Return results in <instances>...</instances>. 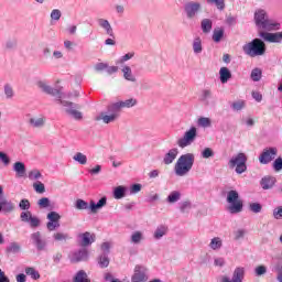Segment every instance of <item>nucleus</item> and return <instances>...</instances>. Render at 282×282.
Masks as SVG:
<instances>
[{
	"instance_id": "nucleus-12",
	"label": "nucleus",
	"mask_w": 282,
	"mask_h": 282,
	"mask_svg": "<svg viewBox=\"0 0 282 282\" xmlns=\"http://www.w3.org/2000/svg\"><path fill=\"white\" fill-rule=\"evenodd\" d=\"M243 279H246V268L237 267L234 270L231 280L228 275H223L220 276V282H243Z\"/></svg>"
},
{
	"instance_id": "nucleus-34",
	"label": "nucleus",
	"mask_w": 282,
	"mask_h": 282,
	"mask_svg": "<svg viewBox=\"0 0 282 282\" xmlns=\"http://www.w3.org/2000/svg\"><path fill=\"white\" fill-rule=\"evenodd\" d=\"M127 195V187L119 185L113 189L115 199H122Z\"/></svg>"
},
{
	"instance_id": "nucleus-1",
	"label": "nucleus",
	"mask_w": 282,
	"mask_h": 282,
	"mask_svg": "<svg viewBox=\"0 0 282 282\" xmlns=\"http://www.w3.org/2000/svg\"><path fill=\"white\" fill-rule=\"evenodd\" d=\"M36 87H39V89H41V91H43L44 94L53 96L55 100L59 102V105H63L68 116H72V118H74L75 120H83V112L76 110L78 109V105L67 100H63V93H61V90L53 88L45 80L36 82Z\"/></svg>"
},
{
	"instance_id": "nucleus-62",
	"label": "nucleus",
	"mask_w": 282,
	"mask_h": 282,
	"mask_svg": "<svg viewBox=\"0 0 282 282\" xmlns=\"http://www.w3.org/2000/svg\"><path fill=\"white\" fill-rule=\"evenodd\" d=\"M192 207L193 205L191 203L184 202V203H181L180 210L181 213H188V210H191Z\"/></svg>"
},
{
	"instance_id": "nucleus-33",
	"label": "nucleus",
	"mask_w": 282,
	"mask_h": 282,
	"mask_svg": "<svg viewBox=\"0 0 282 282\" xmlns=\"http://www.w3.org/2000/svg\"><path fill=\"white\" fill-rule=\"evenodd\" d=\"M29 124L31 127H34L35 129H41L42 127H45V118L43 117H34L29 120Z\"/></svg>"
},
{
	"instance_id": "nucleus-55",
	"label": "nucleus",
	"mask_w": 282,
	"mask_h": 282,
	"mask_svg": "<svg viewBox=\"0 0 282 282\" xmlns=\"http://www.w3.org/2000/svg\"><path fill=\"white\" fill-rule=\"evenodd\" d=\"M251 79L253 83H259V80H261V70L259 68H253L251 70Z\"/></svg>"
},
{
	"instance_id": "nucleus-63",
	"label": "nucleus",
	"mask_w": 282,
	"mask_h": 282,
	"mask_svg": "<svg viewBox=\"0 0 282 282\" xmlns=\"http://www.w3.org/2000/svg\"><path fill=\"white\" fill-rule=\"evenodd\" d=\"M273 169L276 172L282 171V158H278V159L274 160Z\"/></svg>"
},
{
	"instance_id": "nucleus-19",
	"label": "nucleus",
	"mask_w": 282,
	"mask_h": 282,
	"mask_svg": "<svg viewBox=\"0 0 282 282\" xmlns=\"http://www.w3.org/2000/svg\"><path fill=\"white\" fill-rule=\"evenodd\" d=\"M135 105H138V99L135 98L112 102V106L117 108L119 113L122 111V109H131V107H135Z\"/></svg>"
},
{
	"instance_id": "nucleus-53",
	"label": "nucleus",
	"mask_w": 282,
	"mask_h": 282,
	"mask_svg": "<svg viewBox=\"0 0 282 282\" xmlns=\"http://www.w3.org/2000/svg\"><path fill=\"white\" fill-rule=\"evenodd\" d=\"M133 56H135V53H127L117 61V65H122L123 63H127V61H131Z\"/></svg>"
},
{
	"instance_id": "nucleus-13",
	"label": "nucleus",
	"mask_w": 282,
	"mask_h": 282,
	"mask_svg": "<svg viewBox=\"0 0 282 282\" xmlns=\"http://www.w3.org/2000/svg\"><path fill=\"white\" fill-rule=\"evenodd\" d=\"M3 195V187L0 185V213H4L6 215L10 213H14L17 206L12 200L6 198Z\"/></svg>"
},
{
	"instance_id": "nucleus-51",
	"label": "nucleus",
	"mask_w": 282,
	"mask_h": 282,
	"mask_svg": "<svg viewBox=\"0 0 282 282\" xmlns=\"http://www.w3.org/2000/svg\"><path fill=\"white\" fill-rule=\"evenodd\" d=\"M54 241H67L69 239V235L63 232H55L53 235Z\"/></svg>"
},
{
	"instance_id": "nucleus-60",
	"label": "nucleus",
	"mask_w": 282,
	"mask_h": 282,
	"mask_svg": "<svg viewBox=\"0 0 282 282\" xmlns=\"http://www.w3.org/2000/svg\"><path fill=\"white\" fill-rule=\"evenodd\" d=\"M254 272H256V276H263V274L268 272V268H265V265H259L254 269Z\"/></svg>"
},
{
	"instance_id": "nucleus-15",
	"label": "nucleus",
	"mask_w": 282,
	"mask_h": 282,
	"mask_svg": "<svg viewBox=\"0 0 282 282\" xmlns=\"http://www.w3.org/2000/svg\"><path fill=\"white\" fill-rule=\"evenodd\" d=\"M279 150L276 148H267L259 156L260 164H270L276 158Z\"/></svg>"
},
{
	"instance_id": "nucleus-31",
	"label": "nucleus",
	"mask_w": 282,
	"mask_h": 282,
	"mask_svg": "<svg viewBox=\"0 0 282 282\" xmlns=\"http://www.w3.org/2000/svg\"><path fill=\"white\" fill-rule=\"evenodd\" d=\"M180 199H182V192L180 191H172L166 197L167 204H177Z\"/></svg>"
},
{
	"instance_id": "nucleus-46",
	"label": "nucleus",
	"mask_w": 282,
	"mask_h": 282,
	"mask_svg": "<svg viewBox=\"0 0 282 282\" xmlns=\"http://www.w3.org/2000/svg\"><path fill=\"white\" fill-rule=\"evenodd\" d=\"M4 96L8 100L14 98V89L9 85H4Z\"/></svg>"
},
{
	"instance_id": "nucleus-2",
	"label": "nucleus",
	"mask_w": 282,
	"mask_h": 282,
	"mask_svg": "<svg viewBox=\"0 0 282 282\" xmlns=\"http://www.w3.org/2000/svg\"><path fill=\"white\" fill-rule=\"evenodd\" d=\"M254 23L259 32H272L273 30L281 29V23L270 19L263 9H259L254 12Z\"/></svg>"
},
{
	"instance_id": "nucleus-10",
	"label": "nucleus",
	"mask_w": 282,
	"mask_h": 282,
	"mask_svg": "<svg viewBox=\"0 0 282 282\" xmlns=\"http://www.w3.org/2000/svg\"><path fill=\"white\" fill-rule=\"evenodd\" d=\"M184 10L187 19H195L202 12V2L189 1L185 3Z\"/></svg>"
},
{
	"instance_id": "nucleus-24",
	"label": "nucleus",
	"mask_w": 282,
	"mask_h": 282,
	"mask_svg": "<svg viewBox=\"0 0 282 282\" xmlns=\"http://www.w3.org/2000/svg\"><path fill=\"white\" fill-rule=\"evenodd\" d=\"M274 184H276V177L274 176H264L260 181V186L263 191H270V188L274 187Z\"/></svg>"
},
{
	"instance_id": "nucleus-54",
	"label": "nucleus",
	"mask_w": 282,
	"mask_h": 282,
	"mask_svg": "<svg viewBox=\"0 0 282 282\" xmlns=\"http://www.w3.org/2000/svg\"><path fill=\"white\" fill-rule=\"evenodd\" d=\"M274 271L276 272V281L282 282V261L276 262L274 265Z\"/></svg>"
},
{
	"instance_id": "nucleus-9",
	"label": "nucleus",
	"mask_w": 282,
	"mask_h": 282,
	"mask_svg": "<svg viewBox=\"0 0 282 282\" xmlns=\"http://www.w3.org/2000/svg\"><path fill=\"white\" fill-rule=\"evenodd\" d=\"M195 140H197V128L191 127L184 132L183 137L176 141V144L180 149H186V147H191Z\"/></svg>"
},
{
	"instance_id": "nucleus-49",
	"label": "nucleus",
	"mask_w": 282,
	"mask_h": 282,
	"mask_svg": "<svg viewBox=\"0 0 282 282\" xmlns=\"http://www.w3.org/2000/svg\"><path fill=\"white\" fill-rule=\"evenodd\" d=\"M41 177H43V174H41V171L39 170H32L31 172H29V180H31L32 182H34L35 180H41Z\"/></svg>"
},
{
	"instance_id": "nucleus-17",
	"label": "nucleus",
	"mask_w": 282,
	"mask_h": 282,
	"mask_svg": "<svg viewBox=\"0 0 282 282\" xmlns=\"http://www.w3.org/2000/svg\"><path fill=\"white\" fill-rule=\"evenodd\" d=\"M258 36L263 39L267 43H282V31L278 33H268L260 31L258 32Z\"/></svg>"
},
{
	"instance_id": "nucleus-30",
	"label": "nucleus",
	"mask_w": 282,
	"mask_h": 282,
	"mask_svg": "<svg viewBox=\"0 0 282 282\" xmlns=\"http://www.w3.org/2000/svg\"><path fill=\"white\" fill-rule=\"evenodd\" d=\"M192 47H193L194 54H196V55L202 54V52H204V46L202 44V37H199V36L194 37V40L192 42Z\"/></svg>"
},
{
	"instance_id": "nucleus-61",
	"label": "nucleus",
	"mask_w": 282,
	"mask_h": 282,
	"mask_svg": "<svg viewBox=\"0 0 282 282\" xmlns=\"http://www.w3.org/2000/svg\"><path fill=\"white\" fill-rule=\"evenodd\" d=\"M37 205L40 206V208H48V206H50V198L42 197L41 199H39Z\"/></svg>"
},
{
	"instance_id": "nucleus-57",
	"label": "nucleus",
	"mask_w": 282,
	"mask_h": 282,
	"mask_svg": "<svg viewBox=\"0 0 282 282\" xmlns=\"http://www.w3.org/2000/svg\"><path fill=\"white\" fill-rule=\"evenodd\" d=\"M61 17H63V13L58 9H54L51 12V19L52 21H61Z\"/></svg>"
},
{
	"instance_id": "nucleus-64",
	"label": "nucleus",
	"mask_w": 282,
	"mask_h": 282,
	"mask_svg": "<svg viewBox=\"0 0 282 282\" xmlns=\"http://www.w3.org/2000/svg\"><path fill=\"white\" fill-rule=\"evenodd\" d=\"M273 217L275 219H282V206H278L273 209Z\"/></svg>"
},
{
	"instance_id": "nucleus-38",
	"label": "nucleus",
	"mask_w": 282,
	"mask_h": 282,
	"mask_svg": "<svg viewBox=\"0 0 282 282\" xmlns=\"http://www.w3.org/2000/svg\"><path fill=\"white\" fill-rule=\"evenodd\" d=\"M224 246V242L221 241V238L215 237L209 242V248L212 250H220V248Z\"/></svg>"
},
{
	"instance_id": "nucleus-21",
	"label": "nucleus",
	"mask_w": 282,
	"mask_h": 282,
	"mask_svg": "<svg viewBox=\"0 0 282 282\" xmlns=\"http://www.w3.org/2000/svg\"><path fill=\"white\" fill-rule=\"evenodd\" d=\"M89 253L87 252V249H80L72 253L70 261L72 263H78L80 261H87Z\"/></svg>"
},
{
	"instance_id": "nucleus-26",
	"label": "nucleus",
	"mask_w": 282,
	"mask_h": 282,
	"mask_svg": "<svg viewBox=\"0 0 282 282\" xmlns=\"http://www.w3.org/2000/svg\"><path fill=\"white\" fill-rule=\"evenodd\" d=\"M142 241H144V232L143 231L135 230L131 234L130 243H132V246H140V243H142Z\"/></svg>"
},
{
	"instance_id": "nucleus-5",
	"label": "nucleus",
	"mask_w": 282,
	"mask_h": 282,
	"mask_svg": "<svg viewBox=\"0 0 282 282\" xmlns=\"http://www.w3.org/2000/svg\"><path fill=\"white\" fill-rule=\"evenodd\" d=\"M226 210L229 215H239V213H243V202L239 199L238 191L231 189L227 193Z\"/></svg>"
},
{
	"instance_id": "nucleus-48",
	"label": "nucleus",
	"mask_w": 282,
	"mask_h": 282,
	"mask_svg": "<svg viewBox=\"0 0 282 282\" xmlns=\"http://www.w3.org/2000/svg\"><path fill=\"white\" fill-rule=\"evenodd\" d=\"M74 282H89L87 279V273H85V271L77 272Z\"/></svg>"
},
{
	"instance_id": "nucleus-23",
	"label": "nucleus",
	"mask_w": 282,
	"mask_h": 282,
	"mask_svg": "<svg viewBox=\"0 0 282 282\" xmlns=\"http://www.w3.org/2000/svg\"><path fill=\"white\" fill-rule=\"evenodd\" d=\"M147 281V272L143 267L137 265L134 268V274L132 275V282Z\"/></svg>"
},
{
	"instance_id": "nucleus-8",
	"label": "nucleus",
	"mask_w": 282,
	"mask_h": 282,
	"mask_svg": "<svg viewBox=\"0 0 282 282\" xmlns=\"http://www.w3.org/2000/svg\"><path fill=\"white\" fill-rule=\"evenodd\" d=\"M118 118H120V112L112 106V104H110L106 111L100 112L99 116L96 117V120H101L104 124H111L117 122Z\"/></svg>"
},
{
	"instance_id": "nucleus-41",
	"label": "nucleus",
	"mask_w": 282,
	"mask_h": 282,
	"mask_svg": "<svg viewBox=\"0 0 282 282\" xmlns=\"http://www.w3.org/2000/svg\"><path fill=\"white\" fill-rule=\"evenodd\" d=\"M210 98H213V91H210V89L202 90L200 93L202 102H205L206 105H208V101L210 100Z\"/></svg>"
},
{
	"instance_id": "nucleus-50",
	"label": "nucleus",
	"mask_w": 282,
	"mask_h": 282,
	"mask_svg": "<svg viewBox=\"0 0 282 282\" xmlns=\"http://www.w3.org/2000/svg\"><path fill=\"white\" fill-rule=\"evenodd\" d=\"M249 210H251V213L259 214L263 210V206L260 203H251L249 204Z\"/></svg>"
},
{
	"instance_id": "nucleus-56",
	"label": "nucleus",
	"mask_w": 282,
	"mask_h": 282,
	"mask_svg": "<svg viewBox=\"0 0 282 282\" xmlns=\"http://www.w3.org/2000/svg\"><path fill=\"white\" fill-rule=\"evenodd\" d=\"M246 237V229H238L234 231V239L239 241Z\"/></svg>"
},
{
	"instance_id": "nucleus-20",
	"label": "nucleus",
	"mask_w": 282,
	"mask_h": 282,
	"mask_svg": "<svg viewBox=\"0 0 282 282\" xmlns=\"http://www.w3.org/2000/svg\"><path fill=\"white\" fill-rule=\"evenodd\" d=\"M177 155H180V150L177 148L170 149L163 156V164L166 166L173 164L175 160H177Z\"/></svg>"
},
{
	"instance_id": "nucleus-47",
	"label": "nucleus",
	"mask_w": 282,
	"mask_h": 282,
	"mask_svg": "<svg viewBox=\"0 0 282 282\" xmlns=\"http://www.w3.org/2000/svg\"><path fill=\"white\" fill-rule=\"evenodd\" d=\"M98 263L100 268H109V257L104 253L99 257Z\"/></svg>"
},
{
	"instance_id": "nucleus-18",
	"label": "nucleus",
	"mask_w": 282,
	"mask_h": 282,
	"mask_svg": "<svg viewBox=\"0 0 282 282\" xmlns=\"http://www.w3.org/2000/svg\"><path fill=\"white\" fill-rule=\"evenodd\" d=\"M78 239H79V245L82 246V248H87L96 241V235H94L89 231H86L84 234H79Z\"/></svg>"
},
{
	"instance_id": "nucleus-58",
	"label": "nucleus",
	"mask_w": 282,
	"mask_h": 282,
	"mask_svg": "<svg viewBox=\"0 0 282 282\" xmlns=\"http://www.w3.org/2000/svg\"><path fill=\"white\" fill-rule=\"evenodd\" d=\"M0 162H2L4 166H10V156H8L6 152H0Z\"/></svg>"
},
{
	"instance_id": "nucleus-35",
	"label": "nucleus",
	"mask_w": 282,
	"mask_h": 282,
	"mask_svg": "<svg viewBox=\"0 0 282 282\" xmlns=\"http://www.w3.org/2000/svg\"><path fill=\"white\" fill-rule=\"evenodd\" d=\"M74 162H77V164H80L82 166H85L87 164V155L84 154L83 152H76L73 155Z\"/></svg>"
},
{
	"instance_id": "nucleus-52",
	"label": "nucleus",
	"mask_w": 282,
	"mask_h": 282,
	"mask_svg": "<svg viewBox=\"0 0 282 282\" xmlns=\"http://www.w3.org/2000/svg\"><path fill=\"white\" fill-rule=\"evenodd\" d=\"M30 200L26 198L21 199L19 203L20 210H26L25 213H30Z\"/></svg>"
},
{
	"instance_id": "nucleus-6",
	"label": "nucleus",
	"mask_w": 282,
	"mask_h": 282,
	"mask_svg": "<svg viewBox=\"0 0 282 282\" xmlns=\"http://www.w3.org/2000/svg\"><path fill=\"white\" fill-rule=\"evenodd\" d=\"M107 206V198L106 196L101 197L97 203L94 200H90V203H87L83 199H77L75 203V208L77 210H90L94 215L98 213V210H102Z\"/></svg>"
},
{
	"instance_id": "nucleus-28",
	"label": "nucleus",
	"mask_w": 282,
	"mask_h": 282,
	"mask_svg": "<svg viewBox=\"0 0 282 282\" xmlns=\"http://www.w3.org/2000/svg\"><path fill=\"white\" fill-rule=\"evenodd\" d=\"M13 171L18 177H25L26 169L25 163L18 161L13 164Z\"/></svg>"
},
{
	"instance_id": "nucleus-7",
	"label": "nucleus",
	"mask_w": 282,
	"mask_h": 282,
	"mask_svg": "<svg viewBox=\"0 0 282 282\" xmlns=\"http://www.w3.org/2000/svg\"><path fill=\"white\" fill-rule=\"evenodd\" d=\"M248 162V156L243 152H239L238 154L231 156V159L228 162L229 169H235V172L238 175H241L242 173H246L248 171V165L246 163Z\"/></svg>"
},
{
	"instance_id": "nucleus-14",
	"label": "nucleus",
	"mask_w": 282,
	"mask_h": 282,
	"mask_svg": "<svg viewBox=\"0 0 282 282\" xmlns=\"http://www.w3.org/2000/svg\"><path fill=\"white\" fill-rule=\"evenodd\" d=\"M46 219H48L46 228L50 232H54V230L61 228V214L56 212H50L46 216Z\"/></svg>"
},
{
	"instance_id": "nucleus-36",
	"label": "nucleus",
	"mask_w": 282,
	"mask_h": 282,
	"mask_svg": "<svg viewBox=\"0 0 282 282\" xmlns=\"http://www.w3.org/2000/svg\"><path fill=\"white\" fill-rule=\"evenodd\" d=\"M208 6H215L220 12L226 10V0H206Z\"/></svg>"
},
{
	"instance_id": "nucleus-4",
	"label": "nucleus",
	"mask_w": 282,
	"mask_h": 282,
	"mask_svg": "<svg viewBox=\"0 0 282 282\" xmlns=\"http://www.w3.org/2000/svg\"><path fill=\"white\" fill-rule=\"evenodd\" d=\"M265 42L261 39H253L251 42L242 46V52L250 56V58H256V56H263L265 54Z\"/></svg>"
},
{
	"instance_id": "nucleus-11",
	"label": "nucleus",
	"mask_w": 282,
	"mask_h": 282,
	"mask_svg": "<svg viewBox=\"0 0 282 282\" xmlns=\"http://www.w3.org/2000/svg\"><path fill=\"white\" fill-rule=\"evenodd\" d=\"M31 240L39 252H44L45 250H47V240L43 238L41 231H35L31 234Z\"/></svg>"
},
{
	"instance_id": "nucleus-29",
	"label": "nucleus",
	"mask_w": 282,
	"mask_h": 282,
	"mask_svg": "<svg viewBox=\"0 0 282 282\" xmlns=\"http://www.w3.org/2000/svg\"><path fill=\"white\" fill-rule=\"evenodd\" d=\"M219 76L220 83H223V85H226V83H228V80L232 78V73H230V69H228V67H221L219 70Z\"/></svg>"
},
{
	"instance_id": "nucleus-3",
	"label": "nucleus",
	"mask_w": 282,
	"mask_h": 282,
	"mask_svg": "<svg viewBox=\"0 0 282 282\" xmlns=\"http://www.w3.org/2000/svg\"><path fill=\"white\" fill-rule=\"evenodd\" d=\"M195 164V154L186 153L182 154L175 165L174 173L177 177H186L193 171V166Z\"/></svg>"
},
{
	"instance_id": "nucleus-39",
	"label": "nucleus",
	"mask_w": 282,
	"mask_h": 282,
	"mask_svg": "<svg viewBox=\"0 0 282 282\" xmlns=\"http://www.w3.org/2000/svg\"><path fill=\"white\" fill-rule=\"evenodd\" d=\"M25 274H28V276H31L33 281H39V279H41V273H39V271H36V269L32 267H28L25 269Z\"/></svg>"
},
{
	"instance_id": "nucleus-27",
	"label": "nucleus",
	"mask_w": 282,
	"mask_h": 282,
	"mask_svg": "<svg viewBox=\"0 0 282 282\" xmlns=\"http://www.w3.org/2000/svg\"><path fill=\"white\" fill-rule=\"evenodd\" d=\"M121 72L123 74L124 80H128L129 83H135L138 80L133 75V70L131 69V66L129 65L122 66Z\"/></svg>"
},
{
	"instance_id": "nucleus-16",
	"label": "nucleus",
	"mask_w": 282,
	"mask_h": 282,
	"mask_svg": "<svg viewBox=\"0 0 282 282\" xmlns=\"http://www.w3.org/2000/svg\"><path fill=\"white\" fill-rule=\"evenodd\" d=\"M21 221L29 224L31 228H39L41 226V219L36 216H32V212H22L20 214Z\"/></svg>"
},
{
	"instance_id": "nucleus-42",
	"label": "nucleus",
	"mask_w": 282,
	"mask_h": 282,
	"mask_svg": "<svg viewBox=\"0 0 282 282\" xmlns=\"http://www.w3.org/2000/svg\"><path fill=\"white\" fill-rule=\"evenodd\" d=\"M212 39L215 43H219L224 39V29H215Z\"/></svg>"
},
{
	"instance_id": "nucleus-22",
	"label": "nucleus",
	"mask_w": 282,
	"mask_h": 282,
	"mask_svg": "<svg viewBox=\"0 0 282 282\" xmlns=\"http://www.w3.org/2000/svg\"><path fill=\"white\" fill-rule=\"evenodd\" d=\"M97 23L99 28H101V30L105 31L107 36H110L111 39H113L115 36L113 28L111 26V23L108 22V20L100 18L97 20Z\"/></svg>"
},
{
	"instance_id": "nucleus-40",
	"label": "nucleus",
	"mask_w": 282,
	"mask_h": 282,
	"mask_svg": "<svg viewBox=\"0 0 282 282\" xmlns=\"http://www.w3.org/2000/svg\"><path fill=\"white\" fill-rule=\"evenodd\" d=\"M7 252H11V254H18V252H21V245L19 242H11L7 247Z\"/></svg>"
},
{
	"instance_id": "nucleus-37",
	"label": "nucleus",
	"mask_w": 282,
	"mask_h": 282,
	"mask_svg": "<svg viewBox=\"0 0 282 282\" xmlns=\"http://www.w3.org/2000/svg\"><path fill=\"white\" fill-rule=\"evenodd\" d=\"M197 124L203 129H208L209 127H213V121L208 117H200L197 120Z\"/></svg>"
},
{
	"instance_id": "nucleus-32",
	"label": "nucleus",
	"mask_w": 282,
	"mask_h": 282,
	"mask_svg": "<svg viewBox=\"0 0 282 282\" xmlns=\"http://www.w3.org/2000/svg\"><path fill=\"white\" fill-rule=\"evenodd\" d=\"M200 30L203 34H210L213 30V20L210 19H203L200 22Z\"/></svg>"
},
{
	"instance_id": "nucleus-44",
	"label": "nucleus",
	"mask_w": 282,
	"mask_h": 282,
	"mask_svg": "<svg viewBox=\"0 0 282 282\" xmlns=\"http://www.w3.org/2000/svg\"><path fill=\"white\" fill-rule=\"evenodd\" d=\"M245 107H246V101L243 100L234 101L231 104V109L234 111H241V109H245Z\"/></svg>"
},
{
	"instance_id": "nucleus-43",
	"label": "nucleus",
	"mask_w": 282,
	"mask_h": 282,
	"mask_svg": "<svg viewBox=\"0 0 282 282\" xmlns=\"http://www.w3.org/2000/svg\"><path fill=\"white\" fill-rule=\"evenodd\" d=\"M200 155H202L203 160H208L210 158H215V151H213V149H210V148H205L200 152Z\"/></svg>"
},
{
	"instance_id": "nucleus-59",
	"label": "nucleus",
	"mask_w": 282,
	"mask_h": 282,
	"mask_svg": "<svg viewBox=\"0 0 282 282\" xmlns=\"http://www.w3.org/2000/svg\"><path fill=\"white\" fill-rule=\"evenodd\" d=\"M142 191V185L141 184H133L130 186V195H138Z\"/></svg>"
},
{
	"instance_id": "nucleus-45",
	"label": "nucleus",
	"mask_w": 282,
	"mask_h": 282,
	"mask_svg": "<svg viewBox=\"0 0 282 282\" xmlns=\"http://www.w3.org/2000/svg\"><path fill=\"white\" fill-rule=\"evenodd\" d=\"M33 188L35 193H39L40 195H43V193H45V184L40 181L33 183Z\"/></svg>"
},
{
	"instance_id": "nucleus-25",
	"label": "nucleus",
	"mask_w": 282,
	"mask_h": 282,
	"mask_svg": "<svg viewBox=\"0 0 282 282\" xmlns=\"http://www.w3.org/2000/svg\"><path fill=\"white\" fill-rule=\"evenodd\" d=\"M166 235H169V226L159 225L153 232V239L160 241V239H162V237H166Z\"/></svg>"
}]
</instances>
